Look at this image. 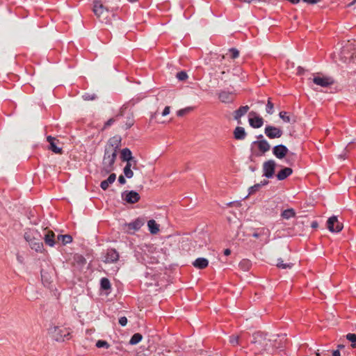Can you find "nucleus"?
Here are the masks:
<instances>
[{
    "instance_id": "60",
    "label": "nucleus",
    "mask_w": 356,
    "mask_h": 356,
    "mask_svg": "<svg viewBox=\"0 0 356 356\" xmlns=\"http://www.w3.org/2000/svg\"><path fill=\"white\" fill-rule=\"evenodd\" d=\"M41 277H42V280H44V275H43L42 271L41 272Z\"/></svg>"
},
{
    "instance_id": "23",
    "label": "nucleus",
    "mask_w": 356,
    "mask_h": 356,
    "mask_svg": "<svg viewBox=\"0 0 356 356\" xmlns=\"http://www.w3.org/2000/svg\"><path fill=\"white\" fill-rule=\"evenodd\" d=\"M249 123L253 128H260L264 124V119L261 117L257 115L254 118H250Z\"/></svg>"
},
{
    "instance_id": "52",
    "label": "nucleus",
    "mask_w": 356,
    "mask_h": 356,
    "mask_svg": "<svg viewBox=\"0 0 356 356\" xmlns=\"http://www.w3.org/2000/svg\"><path fill=\"white\" fill-rule=\"evenodd\" d=\"M223 253L225 256H229L231 254V250L230 249L227 248L224 250Z\"/></svg>"
},
{
    "instance_id": "32",
    "label": "nucleus",
    "mask_w": 356,
    "mask_h": 356,
    "mask_svg": "<svg viewBox=\"0 0 356 356\" xmlns=\"http://www.w3.org/2000/svg\"><path fill=\"white\" fill-rule=\"evenodd\" d=\"M276 266L279 268L286 269V268H291L292 266H293V264H292V263L284 264L283 260L281 258H280L277 259V263Z\"/></svg>"
},
{
    "instance_id": "49",
    "label": "nucleus",
    "mask_w": 356,
    "mask_h": 356,
    "mask_svg": "<svg viewBox=\"0 0 356 356\" xmlns=\"http://www.w3.org/2000/svg\"><path fill=\"white\" fill-rule=\"evenodd\" d=\"M304 72H305V70H304L303 67H302L300 66H299L298 67V69H297V74L302 75V74H303Z\"/></svg>"
},
{
    "instance_id": "55",
    "label": "nucleus",
    "mask_w": 356,
    "mask_h": 356,
    "mask_svg": "<svg viewBox=\"0 0 356 356\" xmlns=\"http://www.w3.org/2000/svg\"><path fill=\"white\" fill-rule=\"evenodd\" d=\"M252 236H253V237H254V238H258L260 236V234H259V233H258V232H254V233L252 234Z\"/></svg>"
},
{
    "instance_id": "63",
    "label": "nucleus",
    "mask_w": 356,
    "mask_h": 356,
    "mask_svg": "<svg viewBox=\"0 0 356 356\" xmlns=\"http://www.w3.org/2000/svg\"><path fill=\"white\" fill-rule=\"evenodd\" d=\"M355 1H356V0H355Z\"/></svg>"
},
{
    "instance_id": "14",
    "label": "nucleus",
    "mask_w": 356,
    "mask_h": 356,
    "mask_svg": "<svg viewBox=\"0 0 356 356\" xmlns=\"http://www.w3.org/2000/svg\"><path fill=\"white\" fill-rule=\"evenodd\" d=\"M120 158L122 161H127V163H130L131 161H133L134 165L137 163V160L132 156L131 151L129 148L126 147L122 149Z\"/></svg>"
},
{
    "instance_id": "11",
    "label": "nucleus",
    "mask_w": 356,
    "mask_h": 356,
    "mask_svg": "<svg viewBox=\"0 0 356 356\" xmlns=\"http://www.w3.org/2000/svg\"><path fill=\"white\" fill-rule=\"evenodd\" d=\"M313 82L321 87H327L334 83V80L332 78L329 76H316L313 78Z\"/></svg>"
},
{
    "instance_id": "35",
    "label": "nucleus",
    "mask_w": 356,
    "mask_h": 356,
    "mask_svg": "<svg viewBox=\"0 0 356 356\" xmlns=\"http://www.w3.org/2000/svg\"><path fill=\"white\" fill-rule=\"evenodd\" d=\"M346 339L353 343L351 345L353 348H356V334H352V333L348 334L346 335Z\"/></svg>"
},
{
    "instance_id": "59",
    "label": "nucleus",
    "mask_w": 356,
    "mask_h": 356,
    "mask_svg": "<svg viewBox=\"0 0 356 356\" xmlns=\"http://www.w3.org/2000/svg\"><path fill=\"white\" fill-rule=\"evenodd\" d=\"M130 164H131V168L133 167L134 169H136V165H134L133 161H131Z\"/></svg>"
},
{
    "instance_id": "8",
    "label": "nucleus",
    "mask_w": 356,
    "mask_h": 356,
    "mask_svg": "<svg viewBox=\"0 0 356 356\" xmlns=\"http://www.w3.org/2000/svg\"><path fill=\"white\" fill-rule=\"evenodd\" d=\"M276 163L274 160H268L263 164V176L272 178L275 174Z\"/></svg>"
},
{
    "instance_id": "9",
    "label": "nucleus",
    "mask_w": 356,
    "mask_h": 356,
    "mask_svg": "<svg viewBox=\"0 0 356 356\" xmlns=\"http://www.w3.org/2000/svg\"><path fill=\"white\" fill-rule=\"evenodd\" d=\"M144 223L145 220L143 218H138L129 223H126L124 226L127 228L129 233H134L136 231L139 230Z\"/></svg>"
},
{
    "instance_id": "19",
    "label": "nucleus",
    "mask_w": 356,
    "mask_h": 356,
    "mask_svg": "<svg viewBox=\"0 0 356 356\" xmlns=\"http://www.w3.org/2000/svg\"><path fill=\"white\" fill-rule=\"evenodd\" d=\"M292 173V168L286 167L282 169L280 171H279L276 177L278 180L282 181L286 179L288 177H289Z\"/></svg>"
},
{
    "instance_id": "25",
    "label": "nucleus",
    "mask_w": 356,
    "mask_h": 356,
    "mask_svg": "<svg viewBox=\"0 0 356 356\" xmlns=\"http://www.w3.org/2000/svg\"><path fill=\"white\" fill-rule=\"evenodd\" d=\"M267 340L266 339L265 336L260 332L255 333L253 335V343L257 344H267Z\"/></svg>"
},
{
    "instance_id": "39",
    "label": "nucleus",
    "mask_w": 356,
    "mask_h": 356,
    "mask_svg": "<svg viewBox=\"0 0 356 356\" xmlns=\"http://www.w3.org/2000/svg\"><path fill=\"white\" fill-rule=\"evenodd\" d=\"M176 77L179 81H185L186 79H188V75H187L186 72L181 71V72H179L177 73Z\"/></svg>"
},
{
    "instance_id": "50",
    "label": "nucleus",
    "mask_w": 356,
    "mask_h": 356,
    "mask_svg": "<svg viewBox=\"0 0 356 356\" xmlns=\"http://www.w3.org/2000/svg\"><path fill=\"white\" fill-rule=\"evenodd\" d=\"M321 0H303V1L310 3V4H315L319 2Z\"/></svg>"
},
{
    "instance_id": "26",
    "label": "nucleus",
    "mask_w": 356,
    "mask_h": 356,
    "mask_svg": "<svg viewBox=\"0 0 356 356\" xmlns=\"http://www.w3.org/2000/svg\"><path fill=\"white\" fill-rule=\"evenodd\" d=\"M147 226L149 232L153 234L158 233L159 231V226L154 220H149L147 222Z\"/></svg>"
},
{
    "instance_id": "29",
    "label": "nucleus",
    "mask_w": 356,
    "mask_h": 356,
    "mask_svg": "<svg viewBox=\"0 0 356 356\" xmlns=\"http://www.w3.org/2000/svg\"><path fill=\"white\" fill-rule=\"evenodd\" d=\"M123 172L124 174V176L127 177L128 179H131L134 176V172L132 171L131 168V164L127 163L123 169Z\"/></svg>"
},
{
    "instance_id": "57",
    "label": "nucleus",
    "mask_w": 356,
    "mask_h": 356,
    "mask_svg": "<svg viewBox=\"0 0 356 356\" xmlns=\"http://www.w3.org/2000/svg\"><path fill=\"white\" fill-rule=\"evenodd\" d=\"M355 3H356V1H355V0H353L352 2H350V3L348 4V7L352 6Z\"/></svg>"
},
{
    "instance_id": "31",
    "label": "nucleus",
    "mask_w": 356,
    "mask_h": 356,
    "mask_svg": "<svg viewBox=\"0 0 356 356\" xmlns=\"http://www.w3.org/2000/svg\"><path fill=\"white\" fill-rule=\"evenodd\" d=\"M143 339V336L140 333H135L129 341V344L131 345H136L138 343Z\"/></svg>"
},
{
    "instance_id": "18",
    "label": "nucleus",
    "mask_w": 356,
    "mask_h": 356,
    "mask_svg": "<svg viewBox=\"0 0 356 356\" xmlns=\"http://www.w3.org/2000/svg\"><path fill=\"white\" fill-rule=\"evenodd\" d=\"M253 145H257L259 149L262 152L265 153L270 150V145L268 143V141L265 139L254 141L252 143Z\"/></svg>"
},
{
    "instance_id": "46",
    "label": "nucleus",
    "mask_w": 356,
    "mask_h": 356,
    "mask_svg": "<svg viewBox=\"0 0 356 356\" xmlns=\"http://www.w3.org/2000/svg\"><path fill=\"white\" fill-rule=\"evenodd\" d=\"M115 121V120L114 118H110L108 120H107L105 124H104V128H107L109 126H111L114 122Z\"/></svg>"
},
{
    "instance_id": "2",
    "label": "nucleus",
    "mask_w": 356,
    "mask_h": 356,
    "mask_svg": "<svg viewBox=\"0 0 356 356\" xmlns=\"http://www.w3.org/2000/svg\"><path fill=\"white\" fill-rule=\"evenodd\" d=\"M24 238L29 243V246L32 250L37 252H42L44 250V245L41 241V235L40 232L35 229H29L24 234Z\"/></svg>"
},
{
    "instance_id": "42",
    "label": "nucleus",
    "mask_w": 356,
    "mask_h": 356,
    "mask_svg": "<svg viewBox=\"0 0 356 356\" xmlns=\"http://www.w3.org/2000/svg\"><path fill=\"white\" fill-rule=\"evenodd\" d=\"M191 110H192V108L191 107H188V108H186L184 109H180L177 111V115L179 117H181V116L184 115L185 114H186L187 113L190 112Z\"/></svg>"
},
{
    "instance_id": "44",
    "label": "nucleus",
    "mask_w": 356,
    "mask_h": 356,
    "mask_svg": "<svg viewBox=\"0 0 356 356\" xmlns=\"http://www.w3.org/2000/svg\"><path fill=\"white\" fill-rule=\"evenodd\" d=\"M134 125V120L131 118H129V120L125 124V129H130Z\"/></svg>"
},
{
    "instance_id": "53",
    "label": "nucleus",
    "mask_w": 356,
    "mask_h": 356,
    "mask_svg": "<svg viewBox=\"0 0 356 356\" xmlns=\"http://www.w3.org/2000/svg\"><path fill=\"white\" fill-rule=\"evenodd\" d=\"M318 222L316 221H313L312 222L311 227L312 228H316V227H318Z\"/></svg>"
},
{
    "instance_id": "20",
    "label": "nucleus",
    "mask_w": 356,
    "mask_h": 356,
    "mask_svg": "<svg viewBox=\"0 0 356 356\" xmlns=\"http://www.w3.org/2000/svg\"><path fill=\"white\" fill-rule=\"evenodd\" d=\"M249 110L248 106H242L236 110L234 113V119L238 121V123H241L240 119Z\"/></svg>"
},
{
    "instance_id": "62",
    "label": "nucleus",
    "mask_w": 356,
    "mask_h": 356,
    "mask_svg": "<svg viewBox=\"0 0 356 356\" xmlns=\"http://www.w3.org/2000/svg\"><path fill=\"white\" fill-rule=\"evenodd\" d=\"M252 114H255V113H253V112L250 113V115H252Z\"/></svg>"
},
{
    "instance_id": "45",
    "label": "nucleus",
    "mask_w": 356,
    "mask_h": 356,
    "mask_svg": "<svg viewBox=\"0 0 356 356\" xmlns=\"http://www.w3.org/2000/svg\"><path fill=\"white\" fill-rule=\"evenodd\" d=\"M119 323L122 326H125L127 323V318L125 316H122L119 318Z\"/></svg>"
},
{
    "instance_id": "48",
    "label": "nucleus",
    "mask_w": 356,
    "mask_h": 356,
    "mask_svg": "<svg viewBox=\"0 0 356 356\" xmlns=\"http://www.w3.org/2000/svg\"><path fill=\"white\" fill-rule=\"evenodd\" d=\"M118 181L120 184H124L126 183V179L123 175H120L118 177Z\"/></svg>"
},
{
    "instance_id": "1",
    "label": "nucleus",
    "mask_w": 356,
    "mask_h": 356,
    "mask_svg": "<svg viewBox=\"0 0 356 356\" xmlns=\"http://www.w3.org/2000/svg\"><path fill=\"white\" fill-rule=\"evenodd\" d=\"M118 7H111L103 2L102 0H94L93 12L99 20L106 24L110 22L111 13L118 10Z\"/></svg>"
},
{
    "instance_id": "51",
    "label": "nucleus",
    "mask_w": 356,
    "mask_h": 356,
    "mask_svg": "<svg viewBox=\"0 0 356 356\" xmlns=\"http://www.w3.org/2000/svg\"><path fill=\"white\" fill-rule=\"evenodd\" d=\"M332 356H341L340 352L339 350H335L332 352Z\"/></svg>"
},
{
    "instance_id": "13",
    "label": "nucleus",
    "mask_w": 356,
    "mask_h": 356,
    "mask_svg": "<svg viewBox=\"0 0 356 356\" xmlns=\"http://www.w3.org/2000/svg\"><path fill=\"white\" fill-rule=\"evenodd\" d=\"M47 140L49 143V149L52 151L53 152L56 154H62L63 149L62 147H58L57 146V143H59V140L56 138L55 137H53L51 136H48L47 137Z\"/></svg>"
},
{
    "instance_id": "58",
    "label": "nucleus",
    "mask_w": 356,
    "mask_h": 356,
    "mask_svg": "<svg viewBox=\"0 0 356 356\" xmlns=\"http://www.w3.org/2000/svg\"><path fill=\"white\" fill-rule=\"evenodd\" d=\"M263 138H264L263 135H261V134L257 136V138L258 139V140L264 139Z\"/></svg>"
},
{
    "instance_id": "30",
    "label": "nucleus",
    "mask_w": 356,
    "mask_h": 356,
    "mask_svg": "<svg viewBox=\"0 0 356 356\" xmlns=\"http://www.w3.org/2000/svg\"><path fill=\"white\" fill-rule=\"evenodd\" d=\"M101 289L103 290H108L111 289V285L110 281L106 277H102L100 280Z\"/></svg>"
},
{
    "instance_id": "34",
    "label": "nucleus",
    "mask_w": 356,
    "mask_h": 356,
    "mask_svg": "<svg viewBox=\"0 0 356 356\" xmlns=\"http://www.w3.org/2000/svg\"><path fill=\"white\" fill-rule=\"evenodd\" d=\"M280 118L285 122H291V118L286 111H281L279 114Z\"/></svg>"
},
{
    "instance_id": "5",
    "label": "nucleus",
    "mask_w": 356,
    "mask_h": 356,
    "mask_svg": "<svg viewBox=\"0 0 356 356\" xmlns=\"http://www.w3.org/2000/svg\"><path fill=\"white\" fill-rule=\"evenodd\" d=\"M122 199L129 204H135L138 202L140 199V195L135 191H125L122 193Z\"/></svg>"
},
{
    "instance_id": "17",
    "label": "nucleus",
    "mask_w": 356,
    "mask_h": 356,
    "mask_svg": "<svg viewBox=\"0 0 356 356\" xmlns=\"http://www.w3.org/2000/svg\"><path fill=\"white\" fill-rule=\"evenodd\" d=\"M120 143L121 138L118 136H114L108 140V143L106 146V148L112 150H116L118 152V149L120 145Z\"/></svg>"
},
{
    "instance_id": "37",
    "label": "nucleus",
    "mask_w": 356,
    "mask_h": 356,
    "mask_svg": "<svg viewBox=\"0 0 356 356\" xmlns=\"http://www.w3.org/2000/svg\"><path fill=\"white\" fill-rule=\"evenodd\" d=\"M230 53V57L232 59H235L239 56V51L236 48H231L229 49Z\"/></svg>"
},
{
    "instance_id": "61",
    "label": "nucleus",
    "mask_w": 356,
    "mask_h": 356,
    "mask_svg": "<svg viewBox=\"0 0 356 356\" xmlns=\"http://www.w3.org/2000/svg\"><path fill=\"white\" fill-rule=\"evenodd\" d=\"M316 356H321V355H320V353H316Z\"/></svg>"
},
{
    "instance_id": "40",
    "label": "nucleus",
    "mask_w": 356,
    "mask_h": 356,
    "mask_svg": "<svg viewBox=\"0 0 356 356\" xmlns=\"http://www.w3.org/2000/svg\"><path fill=\"white\" fill-rule=\"evenodd\" d=\"M83 98L86 101H90L95 99L97 98V96L95 94L85 93L83 95Z\"/></svg>"
},
{
    "instance_id": "36",
    "label": "nucleus",
    "mask_w": 356,
    "mask_h": 356,
    "mask_svg": "<svg viewBox=\"0 0 356 356\" xmlns=\"http://www.w3.org/2000/svg\"><path fill=\"white\" fill-rule=\"evenodd\" d=\"M266 111L268 114H273L274 112V104L271 102L270 99H268Z\"/></svg>"
},
{
    "instance_id": "6",
    "label": "nucleus",
    "mask_w": 356,
    "mask_h": 356,
    "mask_svg": "<svg viewBox=\"0 0 356 356\" xmlns=\"http://www.w3.org/2000/svg\"><path fill=\"white\" fill-rule=\"evenodd\" d=\"M264 133L268 138L274 139L280 138L283 134V131L279 127L267 125L265 127Z\"/></svg>"
},
{
    "instance_id": "56",
    "label": "nucleus",
    "mask_w": 356,
    "mask_h": 356,
    "mask_svg": "<svg viewBox=\"0 0 356 356\" xmlns=\"http://www.w3.org/2000/svg\"><path fill=\"white\" fill-rule=\"evenodd\" d=\"M17 259L21 264L23 262V258L22 256L17 255Z\"/></svg>"
},
{
    "instance_id": "7",
    "label": "nucleus",
    "mask_w": 356,
    "mask_h": 356,
    "mask_svg": "<svg viewBox=\"0 0 356 356\" xmlns=\"http://www.w3.org/2000/svg\"><path fill=\"white\" fill-rule=\"evenodd\" d=\"M327 227L331 232H339L343 229V224L338 220L337 216H333L328 218Z\"/></svg>"
},
{
    "instance_id": "22",
    "label": "nucleus",
    "mask_w": 356,
    "mask_h": 356,
    "mask_svg": "<svg viewBox=\"0 0 356 356\" xmlns=\"http://www.w3.org/2000/svg\"><path fill=\"white\" fill-rule=\"evenodd\" d=\"M193 265L197 269H204L208 266L209 261L205 258L199 257L193 262Z\"/></svg>"
},
{
    "instance_id": "28",
    "label": "nucleus",
    "mask_w": 356,
    "mask_h": 356,
    "mask_svg": "<svg viewBox=\"0 0 356 356\" xmlns=\"http://www.w3.org/2000/svg\"><path fill=\"white\" fill-rule=\"evenodd\" d=\"M282 218L284 219H289L296 216V212L293 209H287L284 210L281 213Z\"/></svg>"
},
{
    "instance_id": "41",
    "label": "nucleus",
    "mask_w": 356,
    "mask_h": 356,
    "mask_svg": "<svg viewBox=\"0 0 356 356\" xmlns=\"http://www.w3.org/2000/svg\"><path fill=\"white\" fill-rule=\"evenodd\" d=\"M261 184H254V186H251L250 188H249V195H252L253 193H254L255 192H257V191L259 190V188H261Z\"/></svg>"
},
{
    "instance_id": "21",
    "label": "nucleus",
    "mask_w": 356,
    "mask_h": 356,
    "mask_svg": "<svg viewBox=\"0 0 356 356\" xmlns=\"http://www.w3.org/2000/svg\"><path fill=\"white\" fill-rule=\"evenodd\" d=\"M116 179V175L115 173H111L108 177L102 181L100 184V187L102 190L106 191L108 188L110 184H113Z\"/></svg>"
},
{
    "instance_id": "43",
    "label": "nucleus",
    "mask_w": 356,
    "mask_h": 356,
    "mask_svg": "<svg viewBox=\"0 0 356 356\" xmlns=\"http://www.w3.org/2000/svg\"><path fill=\"white\" fill-rule=\"evenodd\" d=\"M229 342L234 346L238 344V337L232 336L230 337Z\"/></svg>"
},
{
    "instance_id": "33",
    "label": "nucleus",
    "mask_w": 356,
    "mask_h": 356,
    "mask_svg": "<svg viewBox=\"0 0 356 356\" xmlns=\"http://www.w3.org/2000/svg\"><path fill=\"white\" fill-rule=\"evenodd\" d=\"M239 266L243 270H248L251 267V263L248 259H243L239 263Z\"/></svg>"
},
{
    "instance_id": "54",
    "label": "nucleus",
    "mask_w": 356,
    "mask_h": 356,
    "mask_svg": "<svg viewBox=\"0 0 356 356\" xmlns=\"http://www.w3.org/2000/svg\"><path fill=\"white\" fill-rule=\"evenodd\" d=\"M268 184V180H263L259 184H261V186H265V185H267Z\"/></svg>"
},
{
    "instance_id": "27",
    "label": "nucleus",
    "mask_w": 356,
    "mask_h": 356,
    "mask_svg": "<svg viewBox=\"0 0 356 356\" xmlns=\"http://www.w3.org/2000/svg\"><path fill=\"white\" fill-rule=\"evenodd\" d=\"M57 240L58 241H61L62 245H65L72 241V237L70 234H60L58 235Z\"/></svg>"
},
{
    "instance_id": "47",
    "label": "nucleus",
    "mask_w": 356,
    "mask_h": 356,
    "mask_svg": "<svg viewBox=\"0 0 356 356\" xmlns=\"http://www.w3.org/2000/svg\"><path fill=\"white\" fill-rule=\"evenodd\" d=\"M170 106H165L163 111L162 115L165 116L170 113Z\"/></svg>"
},
{
    "instance_id": "16",
    "label": "nucleus",
    "mask_w": 356,
    "mask_h": 356,
    "mask_svg": "<svg viewBox=\"0 0 356 356\" xmlns=\"http://www.w3.org/2000/svg\"><path fill=\"white\" fill-rule=\"evenodd\" d=\"M218 98L223 103H231L234 101V94L228 91L222 90L218 93Z\"/></svg>"
},
{
    "instance_id": "38",
    "label": "nucleus",
    "mask_w": 356,
    "mask_h": 356,
    "mask_svg": "<svg viewBox=\"0 0 356 356\" xmlns=\"http://www.w3.org/2000/svg\"><path fill=\"white\" fill-rule=\"evenodd\" d=\"M96 346L97 348H108L110 347V345L109 343L106 341H104V340H99L97 341L96 343Z\"/></svg>"
},
{
    "instance_id": "15",
    "label": "nucleus",
    "mask_w": 356,
    "mask_h": 356,
    "mask_svg": "<svg viewBox=\"0 0 356 356\" xmlns=\"http://www.w3.org/2000/svg\"><path fill=\"white\" fill-rule=\"evenodd\" d=\"M55 236L56 235L53 231L47 229L44 236L45 244L50 247H54L56 243Z\"/></svg>"
},
{
    "instance_id": "12",
    "label": "nucleus",
    "mask_w": 356,
    "mask_h": 356,
    "mask_svg": "<svg viewBox=\"0 0 356 356\" xmlns=\"http://www.w3.org/2000/svg\"><path fill=\"white\" fill-rule=\"evenodd\" d=\"M288 152V148L284 145H278L273 147V154L276 158L279 159L284 158Z\"/></svg>"
},
{
    "instance_id": "10",
    "label": "nucleus",
    "mask_w": 356,
    "mask_h": 356,
    "mask_svg": "<svg viewBox=\"0 0 356 356\" xmlns=\"http://www.w3.org/2000/svg\"><path fill=\"white\" fill-rule=\"evenodd\" d=\"M119 253L115 249L109 248L106 251L104 262L106 264L115 263L119 260Z\"/></svg>"
},
{
    "instance_id": "4",
    "label": "nucleus",
    "mask_w": 356,
    "mask_h": 356,
    "mask_svg": "<svg viewBox=\"0 0 356 356\" xmlns=\"http://www.w3.org/2000/svg\"><path fill=\"white\" fill-rule=\"evenodd\" d=\"M117 151L105 148L104 154L102 161V171L108 174L113 170V165L117 157Z\"/></svg>"
},
{
    "instance_id": "24",
    "label": "nucleus",
    "mask_w": 356,
    "mask_h": 356,
    "mask_svg": "<svg viewBox=\"0 0 356 356\" xmlns=\"http://www.w3.org/2000/svg\"><path fill=\"white\" fill-rule=\"evenodd\" d=\"M246 135L245 129L242 127H236L234 131V137L236 140H243Z\"/></svg>"
},
{
    "instance_id": "3",
    "label": "nucleus",
    "mask_w": 356,
    "mask_h": 356,
    "mask_svg": "<svg viewBox=\"0 0 356 356\" xmlns=\"http://www.w3.org/2000/svg\"><path fill=\"white\" fill-rule=\"evenodd\" d=\"M51 337L56 341H65L71 338V330L63 326H53L49 329Z\"/></svg>"
}]
</instances>
